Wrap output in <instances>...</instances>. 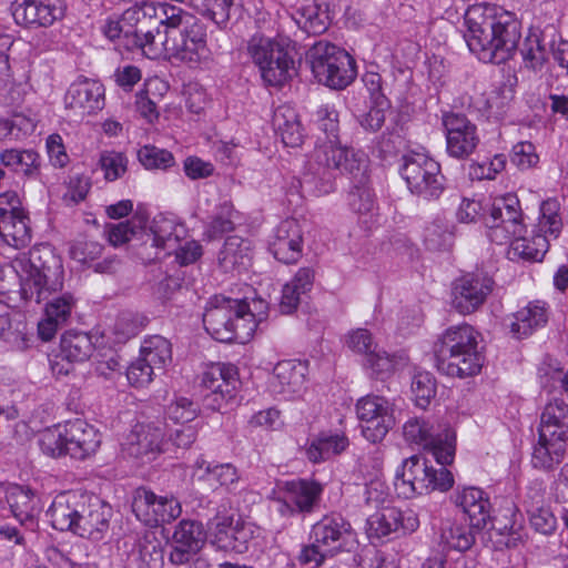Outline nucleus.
I'll list each match as a JSON object with an SVG mask.
<instances>
[{
	"label": "nucleus",
	"mask_w": 568,
	"mask_h": 568,
	"mask_svg": "<svg viewBox=\"0 0 568 568\" xmlns=\"http://www.w3.org/2000/svg\"><path fill=\"white\" fill-rule=\"evenodd\" d=\"M567 440L558 436L544 437V434L538 433V442L531 455L532 466L545 471L555 469L564 460Z\"/></svg>",
	"instance_id": "obj_37"
},
{
	"label": "nucleus",
	"mask_w": 568,
	"mask_h": 568,
	"mask_svg": "<svg viewBox=\"0 0 568 568\" xmlns=\"http://www.w3.org/2000/svg\"><path fill=\"white\" fill-rule=\"evenodd\" d=\"M20 281L21 297L41 304L63 288L64 271L61 261L49 248H32L12 262Z\"/></svg>",
	"instance_id": "obj_4"
},
{
	"label": "nucleus",
	"mask_w": 568,
	"mask_h": 568,
	"mask_svg": "<svg viewBox=\"0 0 568 568\" xmlns=\"http://www.w3.org/2000/svg\"><path fill=\"white\" fill-rule=\"evenodd\" d=\"M515 235L508 243V257L513 261L540 262L549 248L547 235L532 233L530 237Z\"/></svg>",
	"instance_id": "obj_40"
},
{
	"label": "nucleus",
	"mask_w": 568,
	"mask_h": 568,
	"mask_svg": "<svg viewBox=\"0 0 568 568\" xmlns=\"http://www.w3.org/2000/svg\"><path fill=\"white\" fill-rule=\"evenodd\" d=\"M99 165L104 172V179L112 182L126 172L128 159L121 152L105 150L100 153Z\"/></svg>",
	"instance_id": "obj_62"
},
{
	"label": "nucleus",
	"mask_w": 568,
	"mask_h": 568,
	"mask_svg": "<svg viewBox=\"0 0 568 568\" xmlns=\"http://www.w3.org/2000/svg\"><path fill=\"white\" fill-rule=\"evenodd\" d=\"M146 317L133 314L122 313L118 316L112 326V334L118 343H125L136 336L145 326Z\"/></svg>",
	"instance_id": "obj_52"
},
{
	"label": "nucleus",
	"mask_w": 568,
	"mask_h": 568,
	"mask_svg": "<svg viewBox=\"0 0 568 568\" xmlns=\"http://www.w3.org/2000/svg\"><path fill=\"white\" fill-rule=\"evenodd\" d=\"M294 20L298 28L308 34H321L328 27V16L315 1L298 7Z\"/></svg>",
	"instance_id": "obj_47"
},
{
	"label": "nucleus",
	"mask_w": 568,
	"mask_h": 568,
	"mask_svg": "<svg viewBox=\"0 0 568 568\" xmlns=\"http://www.w3.org/2000/svg\"><path fill=\"white\" fill-rule=\"evenodd\" d=\"M445 128L446 151L455 159H466L474 153L479 136L476 125L464 114L446 113L443 116Z\"/></svg>",
	"instance_id": "obj_17"
},
{
	"label": "nucleus",
	"mask_w": 568,
	"mask_h": 568,
	"mask_svg": "<svg viewBox=\"0 0 568 568\" xmlns=\"http://www.w3.org/2000/svg\"><path fill=\"white\" fill-rule=\"evenodd\" d=\"M141 164L148 170H166L174 165L171 152L153 145H144L138 152Z\"/></svg>",
	"instance_id": "obj_61"
},
{
	"label": "nucleus",
	"mask_w": 568,
	"mask_h": 568,
	"mask_svg": "<svg viewBox=\"0 0 568 568\" xmlns=\"http://www.w3.org/2000/svg\"><path fill=\"white\" fill-rule=\"evenodd\" d=\"M365 365L371 368L377 377L384 378L403 365V358L396 355H389L385 351L374 347L373 352L365 357Z\"/></svg>",
	"instance_id": "obj_55"
},
{
	"label": "nucleus",
	"mask_w": 568,
	"mask_h": 568,
	"mask_svg": "<svg viewBox=\"0 0 568 568\" xmlns=\"http://www.w3.org/2000/svg\"><path fill=\"white\" fill-rule=\"evenodd\" d=\"M103 33L110 40L124 39V45L128 49H139V38L135 29L130 22H124V12L121 17L109 18L103 27Z\"/></svg>",
	"instance_id": "obj_54"
},
{
	"label": "nucleus",
	"mask_w": 568,
	"mask_h": 568,
	"mask_svg": "<svg viewBox=\"0 0 568 568\" xmlns=\"http://www.w3.org/2000/svg\"><path fill=\"white\" fill-rule=\"evenodd\" d=\"M428 464L417 455L405 458L395 473V489L399 496L410 498L427 494Z\"/></svg>",
	"instance_id": "obj_27"
},
{
	"label": "nucleus",
	"mask_w": 568,
	"mask_h": 568,
	"mask_svg": "<svg viewBox=\"0 0 568 568\" xmlns=\"http://www.w3.org/2000/svg\"><path fill=\"white\" fill-rule=\"evenodd\" d=\"M307 372V365L303 362H278L271 378L272 390L287 398L300 394L305 387Z\"/></svg>",
	"instance_id": "obj_34"
},
{
	"label": "nucleus",
	"mask_w": 568,
	"mask_h": 568,
	"mask_svg": "<svg viewBox=\"0 0 568 568\" xmlns=\"http://www.w3.org/2000/svg\"><path fill=\"white\" fill-rule=\"evenodd\" d=\"M314 275L313 268L301 267L293 278L283 286L280 301L281 313L292 314L297 310L302 297L307 294L313 286Z\"/></svg>",
	"instance_id": "obj_39"
},
{
	"label": "nucleus",
	"mask_w": 568,
	"mask_h": 568,
	"mask_svg": "<svg viewBox=\"0 0 568 568\" xmlns=\"http://www.w3.org/2000/svg\"><path fill=\"white\" fill-rule=\"evenodd\" d=\"M145 224L143 215H134L131 220L108 225L109 241L113 246L122 245L142 231Z\"/></svg>",
	"instance_id": "obj_56"
},
{
	"label": "nucleus",
	"mask_w": 568,
	"mask_h": 568,
	"mask_svg": "<svg viewBox=\"0 0 568 568\" xmlns=\"http://www.w3.org/2000/svg\"><path fill=\"white\" fill-rule=\"evenodd\" d=\"M64 10L62 0H14L11 4L14 21L29 28L51 26Z\"/></svg>",
	"instance_id": "obj_20"
},
{
	"label": "nucleus",
	"mask_w": 568,
	"mask_h": 568,
	"mask_svg": "<svg viewBox=\"0 0 568 568\" xmlns=\"http://www.w3.org/2000/svg\"><path fill=\"white\" fill-rule=\"evenodd\" d=\"M423 237L429 250L438 251L449 244L452 233L449 232L447 222L440 217H436L425 225Z\"/></svg>",
	"instance_id": "obj_57"
},
{
	"label": "nucleus",
	"mask_w": 568,
	"mask_h": 568,
	"mask_svg": "<svg viewBox=\"0 0 568 568\" xmlns=\"http://www.w3.org/2000/svg\"><path fill=\"white\" fill-rule=\"evenodd\" d=\"M353 183L352 191L349 193V205L354 212L358 215L374 216L376 206L375 193L369 186L368 172L365 174L363 181L351 179Z\"/></svg>",
	"instance_id": "obj_50"
},
{
	"label": "nucleus",
	"mask_w": 568,
	"mask_h": 568,
	"mask_svg": "<svg viewBox=\"0 0 568 568\" xmlns=\"http://www.w3.org/2000/svg\"><path fill=\"white\" fill-rule=\"evenodd\" d=\"M87 496L77 491L61 493L53 499L48 516L54 529L75 532Z\"/></svg>",
	"instance_id": "obj_30"
},
{
	"label": "nucleus",
	"mask_w": 568,
	"mask_h": 568,
	"mask_svg": "<svg viewBox=\"0 0 568 568\" xmlns=\"http://www.w3.org/2000/svg\"><path fill=\"white\" fill-rule=\"evenodd\" d=\"M469 50L483 62L503 63L511 58L520 40V22L501 7L478 3L464 16Z\"/></svg>",
	"instance_id": "obj_1"
},
{
	"label": "nucleus",
	"mask_w": 568,
	"mask_h": 568,
	"mask_svg": "<svg viewBox=\"0 0 568 568\" xmlns=\"http://www.w3.org/2000/svg\"><path fill=\"white\" fill-rule=\"evenodd\" d=\"M237 383V372L233 365H213L202 376L205 398L211 400L214 409H220L224 402L233 398Z\"/></svg>",
	"instance_id": "obj_23"
},
{
	"label": "nucleus",
	"mask_w": 568,
	"mask_h": 568,
	"mask_svg": "<svg viewBox=\"0 0 568 568\" xmlns=\"http://www.w3.org/2000/svg\"><path fill=\"white\" fill-rule=\"evenodd\" d=\"M0 236L10 246L21 248L31 241L29 217L26 212L0 220Z\"/></svg>",
	"instance_id": "obj_45"
},
{
	"label": "nucleus",
	"mask_w": 568,
	"mask_h": 568,
	"mask_svg": "<svg viewBox=\"0 0 568 568\" xmlns=\"http://www.w3.org/2000/svg\"><path fill=\"white\" fill-rule=\"evenodd\" d=\"M362 434L371 443L381 442L395 425L394 409L383 396L367 395L356 403Z\"/></svg>",
	"instance_id": "obj_13"
},
{
	"label": "nucleus",
	"mask_w": 568,
	"mask_h": 568,
	"mask_svg": "<svg viewBox=\"0 0 568 568\" xmlns=\"http://www.w3.org/2000/svg\"><path fill=\"white\" fill-rule=\"evenodd\" d=\"M247 53L268 85H283L295 73V62L283 40L254 34L247 43Z\"/></svg>",
	"instance_id": "obj_7"
},
{
	"label": "nucleus",
	"mask_w": 568,
	"mask_h": 568,
	"mask_svg": "<svg viewBox=\"0 0 568 568\" xmlns=\"http://www.w3.org/2000/svg\"><path fill=\"white\" fill-rule=\"evenodd\" d=\"M0 162L6 168L26 176H34L39 172V154L33 150L6 149L0 153Z\"/></svg>",
	"instance_id": "obj_46"
},
{
	"label": "nucleus",
	"mask_w": 568,
	"mask_h": 568,
	"mask_svg": "<svg viewBox=\"0 0 568 568\" xmlns=\"http://www.w3.org/2000/svg\"><path fill=\"white\" fill-rule=\"evenodd\" d=\"M140 560L148 568H162L163 550L153 532H145L138 544Z\"/></svg>",
	"instance_id": "obj_58"
},
{
	"label": "nucleus",
	"mask_w": 568,
	"mask_h": 568,
	"mask_svg": "<svg viewBox=\"0 0 568 568\" xmlns=\"http://www.w3.org/2000/svg\"><path fill=\"white\" fill-rule=\"evenodd\" d=\"M232 3V0H190V6L194 10L207 16L216 24H223L229 20Z\"/></svg>",
	"instance_id": "obj_60"
},
{
	"label": "nucleus",
	"mask_w": 568,
	"mask_h": 568,
	"mask_svg": "<svg viewBox=\"0 0 568 568\" xmlns=\"http://www.w3.org/2000/svg\"><path fill=\"white\" fill-rule=\"evenodd\" d=\"M64 440L68 443V455L82 460L97 453L101 434L85 420L74 419L64 423Z\"/></svg>",
	"instance_id": "obj_29"
},
{
	"label": "nucleus",
	"mask_w": 568,
	"mask_h": 568,
	"mask_svg": "<svg viewBox=\"0 0 568 568\" xmlns=\"http://www.w3.org/2000/svg\"><path fill=\"white\" fill-rule=\"evenodd\" d=\"M303 227L295 219L282 221L274 230L268 248L284 264L296 263L303 254Z\"/></svg>",
	"instance_id": "obj_21"
},
{
	"label": "nucleus",
	"mask_w": 568,
	"mask_h": 568,
	"mask_svg": "<svg viewBox=\"0 0 568 568\" xmlns=\"http://www.w3.org/2000/svg\"><path fill=\"white\" fill-rule=\"evenodd\" d=\"M538 433L568 439V404L564 399L555 398L545 406Z\"/></svg>",
	"instance_id": "obj_41"
},
{
	"label": "nucleus",
	"mask_w": 568,
	"mask_h": 568,
	"mask_svg": "<svg viewBox=\"0 0 568 568\" xmlns=\"http://www.w3.org/2000/svg\"><path fill=\"white\" fill-rule=\"evenodd\" d=\"M412 393L415 404L425 408L436 395V382L428 372H417L412 381Z\"/></svg>",
	"instance_id": "obj_59"
},
{
	"label": "nucleus",
	"mask_w": 568,
	"mask_h": 568,
	"mask_svg": "<svg viewBox=\"0 0 568 568\" xmlns=\"http://www.w3.org/2000/svg\"><path fill=\"white\" fill-rule=\"evenodd\" d=\"M560 204L556 199H548L540 205L538 222L531 233L547 235V239H557L562 229Z\"/></svg>",
	"instance_id": "obj_48"
},
{
	"label": "nucleus",
	"mask_w": 568,
	"mask_h": 568,
	"mask_svg": "<svg viewBox=\"0 0 568 568\" xmlns=\"http://www.w3.org/2000/svg\"><path fill=\"white\" fill-rule=\"evenodd\" d=\"M6 498L12 515L19 524L29 529H34L37 526V500L32 490L23 486L13 485L7 489Z\"/></svg>",
	"instance_id": "obj_38"
},
{
	"label": "nucleus",
	"mask_w": 568,
	"mask_h": 568,
	"mask_svg": "<svg viewBox=\"0 0 568 568\" xmlns=\"http://www.w3.org/2000/svg\"><path fill=\"white\" fill-rule=\"evenodd\" d=\"M144 233L146 242L150 241L152 247L171 253V250H176L178 244L185 237L186 229L174 217L158 214Z\"/></svg>",
	"instance_id": "obj_35"
},
{
	"label": "nucleus",
	"mask_w": 568,
	"mask_h": 568,
	"mask_svg": "<svg viewBox=\"0 0 568 568\" xmlns=\"http://www.w3.org/2000/svg\"><path fill=\"white\" fill-rule=\"evenodd\" d=\"M251 260L250 242L240 236H229L219 254V263L225 272L245 266Z\"/></svg>",
	"instance_id": "obj_44"
},
{
	"label": "nucleus",
	"mask_w": 568,
	"mask_h": 568,
	"mask_svg": "<svg viewBox=\"0 0 568 568\" xmlns=\"http://www.w3.org/2000/svg\"><path fill=\"white\" fill-rule=\"evenodd\" d=\"M170 10L171 14L165 19L163 41L160 44H144V55L149 59L164 58L189 65L199 64L209 55L204 24L181 8Z\"/></svg>",
	"instance_id": "obj_2"
},
{
	"label": "nucleus",
	"mask_w": 568,
	"mask_h": 568,
	"mask_svg": "<svg viewBox=\"0 0 568 568\" xmlns=\"http://www.w3.org/2000/svg\"><path fill=\"white\" fill-rule=\"evenodd\" d=\"M192 479L203 489L215 491L219 488L230 489L240 480V474L230 463L216 464L199 457L192 468Z\"/></svg>",
	"instance_id": "obj_26"
},
{
	"label": "nucleus",
	"mask_w": 568,
	"mask_h": 568,
	"mask_svg": "<svg viewBox=\"0 0 568 568\" xmlns=\"http://www.w3.org/2000/svg\"><path fill=\"white\" fill-rule=\"evenodd\" d=\"M39 446L43 454L51 457L68 455L64 440V424L49 427L39 434Z\"/></svg>",
	"instance_id": "obj_53"
},
{
	"label": "nucleus",
	"mask_w": 568,
	"mask_h": 568,
	"mask_svg": "<svg viewBox=\"0 0 568 568\" xmlns=\"http://www.w3.org/2000/svg\"><path fill=\"white\" fill-rule=\"evenodd\" d=\"M400 174L409 191L426 200L437 199L444 191L439 163L424 153L404 155Z\"/></svg>",
	"instance_id": "obj_9"
},
{
	"label": "nucleus",
	"mask_w": 568,
	"mask_h": 568,
	"mask_svg": "<svg viewBox=\"0 0 568 568\" xmlns=\"http://www.w3.org/2000/svg\"><path fill=\"white\" fill-rule=\"evenodd\" d=\"M403 434L407 442L429 450L438 464L453 463L456 449V435L453 429L435 428L428 420L414 417L404 424Z\"/></svg>",
	"instance_id": "obj_10"
},
{
	"label": "nucleus",
	"mask_w": 568,
	"mask_h": 568,
	"mask_svg": "<svg viewBox=\"0 0 568 568\" xmlns=\"http://www.w3.org/2000/svg\"><path fill=\"white\" fill-rule=\"evenodd\" d=\"M434 355L437 369L452 377L474 376L483 366L477 333L466 323L448 327L434 344Z\"/></svg>",
	"instance_id": "obj_5"
},
{
	"label": "nucleus",
	"mask_w": 568,
	"mask_h": 568,
	"mask_svg": "<svg viewBox=\"0 0 568 568\" xmlns=\"http://www.w3.org/2000/svg\"><path fill=\"white\" fill-rule=\"evenodd\" d=\"M494 281L484 273H467L454 282L452 305L460 314L476 312L491 294Z\"/></svg>",
	"instance_id": "obj_15"
},
{
	"label": "nucleus",
	"mask_w": 568,
	"mask_h": 568,
	"mask_svg": "<svg viewBox=\"0 0 568 568\" xmlns=\"http://www.w3.org/2000/svg\"><path fill=\"white\" fill-rule=\"evenodd\" d=\"M140 357L156 372H162L172 358L171 344L162 336H151L144 339Z\"/></svg>",
	"instance_id": "obj_49"
},
{
	"label": "nucleus",
	"mask_w": 568,
	"mask_h": 568,
	"mask_svg": "<svg viewBox=\"0 0 568 568\" xmlns=\"http://www.w3.org/2000/svg\"><path fill=\"white\" fill-rule=\"evenodd\" d=\"M368 166L369 159L365 152L329 139L315 146L305 164L303 179L320 194H327L333 191L334 180L338 175L363 181Z\"/></svg>",
	"instance_id": "obj_3"
},
{
	"label": "nucleus",
	"mask_w": 568,
	"mask_h": 568,
	"mask_svg": "<svg viewBox=\"0 0 568 568\" xmlns=\"http://www.w3.org/2000/svg\"><path fill=\"white\" fill-rule=\"evenodd\" d=\"M484 221L488 229L487 236L499 245L526 233L519 200L510 193L493 200Z\"/></svg>",
	"instance_id": "obj_11"
},
{
	"label": "nucleus",
	"mask_w": 568,
	"mask_h": 568,
	"mask_svg": "<svg viewBox=\"0 0 568 568\" xmlns=\"http://www.w3.org/2000/svg\"><path fill=\"white\" fill-rule=\"evenodd\" d=\"M306 60L317 81L332 89H344L356 78L355 60L333 43H314L306 53Z\"/></svg>",
	"instance_id": "obj_6"
},
{
	"label": "nucleus",
	"mask_w": 568,
	"mask_h": 568,
	"mask_svg": "<svg viewBox=\"0 0 568 568\" xmlns=\"http://www.w3.org/2000/svg\"><path fill=\"white\" fill-rule=\"evenodd\" d=\"M45 302V316H51L53 321L61 324H64L70 318L75 306V300L71 293L55 294Z\"/></svg>",
	"instance_id": "obj_63"
},
{
	"label": "nucleus",
	"mask_w": 568,
	"mask_h": 568,
	"mask_svg": "<svg viewBox=\"0 0 568 568\" xmlns=\"http://www.w3.org/2000/svg\"><path fill=\"white\" fill-rule=\"evenodd\" d=\"M273 126L286 146L296 148L303 143L304 131L295 110L281 105L274 111Z\"/></svg>",
	"instance_id": "obj_42"
},
{
	"label": "nucleus",
	"mask_w": 568,
	"mask_h": 568,
	"mask_svg": "<svg viewBox=\"0 0 568 568\" xmlns=\"http://www.w3.org/2000/svg\"><path fill=\"white\" fill-rule=\"evenodd\" d=\"M83 508L74 534L93 541L104 539L110 529L112 508L99 498L88 496Z\"/></svg>",
	"instance_id": "obj_25"
},
{
	"label": "nucleus",
	"mask_w": 568,
	"mask_h": 568,
	"mask_svg": "<svg viewBox=\"0 0 568 568\" xmlns=\"http://www.w3.org/2000/svg\"><path fill=\"white\" fill-rule=\"evenodd\" d=\"M442 539L448 548L458 551L468 550L475 542L471 530L462 525H452L442 532Z\"/></svg>",
	"instance_id": "obj_64"
},
{
	"label": "nucleus",
	"mask_w": 568,
	"mask_h": 568,
	"mask_svg": "<svg viewBox=\"0 0 568 568\" xmlns=\"http://www.w3.org/2000/svg\"><path fill=\"white\" fill-rule=\"evenodd\" d=\"M214 544L225 551L243 554L253 538V526L225 515H216L212 521Z\"/></svg>",
	"instance_id": "obj_22"
},
{
	"label": "nucleus",
	"mask_w": 568,
	"mask_h": 568,
	"mask_svg": "<svg viewBox=\"0 0 568 568\" xmlns=\"http://www.w3.org/2000/svg\"><path fill=\"white\" fill-rule=\"evenodd\" d=\"M323 487L320 483L308 479H293L278 486L277 511L283 517H292L300 513H312L318 504Z\"/></svg>",
	"instance_id": "obj_14"
},
{
	"label": "nucleus",
	"mask_w": 568,
	"mask_h": 568,
	"mask_svg": "<svg viewBox=\"0 0 568 568\" xmlns=\"http://www.w3.org/2000/svg\"><path fill=\"white\" fill-rule=\"evenodd\" d=\"M348 439L343 434L322 433L306 447V456L312 463H321L343 453L348 447Z\"/></svg>",
	"instance_id": "obj_43"
},
{
	"label": "nucleus",
	"mask_w": 568,
	"mask_h": 568,
	"mask_svg": "<svg viewBox=\"0 0 568 568\" xmlns=\"http://www.w3.org/2000/svg\"><path fill=\"white\" fill-rule=\"evenodd\" d=\"M455 505L468 517L471 528L484 529L491 521V505L487 494L477 487H466L455 494Z\"/></svg>",
	"instance_id": "obj_32"
},
{
	"label": "nucleus",
	"mask_w": 568,
	"mask_h": 568,
	"mask_svg": "<svg viewBox=\"0 0 568 568\" xmlns=\"http://www.w3.org/2000/svg\"><path fill=\"white\" fill-rule=\"evenodd\" d=\"M94 351L91 336L82 332H67L60 341V351L50 359L51 371L57 376H65L72 364L83 363Z\"/></svg>",
	"instance_id": "obj_19"
},
{
	"label": "nucleus",
	"mask_w": 568,
	"mask_h": 568,
	"mask_svg": "<svg viewBox=\"0 0 568 568\" xmlns=\"http://www.w3.org/2000/svg\"><path fill=\"white\" fill-rule=\"evenodd\" d=\"M64 105L80 118L97 113L104 106L103 84L93 79L78 78L65 92Z\"/></svg>",
	"instance_id": "obj_18"
},
{
	"label": "nucleus",
	"mask_w": 568,
	"mask_h": 568,
	"mask_svg": "<svg viewBox=\"0 0 568 568\" xmlns=\"http://www.w3.org/2000/svg\"><path fill=\"white\" fill-rule=\"evenodd\" d=\"M164 432L160 426L151 424H138L126 436L123 450L129 456L149 459L160 453L164 444Z\"/></svg>",
	"instance_id": "obj_31"
},
{
	"label": "nucleus",
	"mask_w": 568,
	"mask_h": 568,
	"mask_svg": "<svg viewBox=\"0 0 568 568\" xmlns=\"http://www.w3.org/2000/svg\"><path fill=\"white\" fill-rule=\"evenodd\" d=\"M352 536L351 525L337 514L324 516L313 525L311 539L325 546L326 551L337 552Z\"/></svg>",
	"instance_id": "obj_33"
},
{
	"label": "nucleus",
	"mask_w": 568,
	"mask_h": 568,
	"mask_svg": "<svg viewBox=\"0 0 568 568\" xmlns=\"http://www.w3.org/2000/svg\"><path fill=\"white\" fill-rule=\"evenodd\" d=\"M548 321L546 303L541 301L530 302L509 318L510 333L516 338H524L544 326Z\"/></svg>",
	"instance_id": "obj_36"
},
{
	"label": "nucleus",
	"mask_w": 568,
	"mask_h": 568,
	"mask_svg": "<svg viewBox=\"0 0 568 568\" xmlns=\"http://www.w3.org/2000/svg\"><path fill=\"white\" fill-rule=\"evenodd\" d=\"M132 511L140 521L156 527L179 518L182 506L172 495H156L152 490L141 487L134 491Z\"/></svg>",
	"instance_id": "obj_12"
},
{
	"label": "nucleus",
	"mask_w": 568,
	"mask_h": 568,
	"mask_svg": "<svg viewBox=\"0 0 568 568\" xmlns=\"http://www.w3.org/2000/svg\"><path fill=\"white\" fill-rule=\"evenodd\" d=\"M418 526V517L413 510L402 511L390 506L376 509L367 517V531L377 538L388 536L399 529L405 534L413 532Z\"/></svg>",
	"instance_id": "obj_24"
},
{
	"label": "nucleus",
	"mask_w": 568,
	"mask_h": 568,
	"mask_svg": "<svg viewBox=\"0 0 568 568\" xmlns=\"http://www.w3.org/2000/svg\"><path fill=\"white\" fill-rule=\"evenodd\" d=\"M172 539L174 545L169 559L173 565H184L196 556L204 544L203 526L194 520H181Z\"/></svg>",
	"instance_id": "obj_28"
},
{
	"label": "nucleus",
	"mask_w": 568,
	"mask_h": 568,
	"mask_svg": "<svg viewBox=\"0 0 568 568\" xmlns=\"http://www.w3.org/2000/svg\"><path fill=\"white\" fill-rule=\"evenodd\" d=\"M135 4L124 11V22H130L131 27L135 29V34L139 38V49L144 54V44L155 43V37L148 27L153 21H158L165 28V19L171 14L170 9H178L179 7L171 6L163 2L141 1L134 0Z\"/></svg>",
	"instance_id": "obj_16"
},
{
	"label": "nucleus",
	"mask_w": 568,
	"mask_h": 568,
	"mask_svg": "<svg viewBox=\"0 0 568 568\" xmlns=\"http://www.w3.org/2000/svg\"><path fill=\"white\" fill-rule=\"evenodd\" d=\"M236 212L234 211L233 204L229 201L222 202L212 216L209 223L205 234L209 239L213 240L222 236L226 232L234 230Z\"/></svg>",
	"instance_id": "obj_51"
},
{
	"label": "nucleus",
	"mask_w": 568,
	"mask_h": 568,
	"mask_svg": "<svg viewBox=\"0 0 568 568\" xmlns=\"http://www.w3.org/2000/svg\"><path fill=\"white\" fill-rule=\"evenodd\" d=\"M242 312L240 300L214 296L203 314L204 327L219 342L239 339L244 343L252 337L254 325L252 322H239Z\"/></svg>",
	"instance_id": "obj_8"
}]
</instances>
